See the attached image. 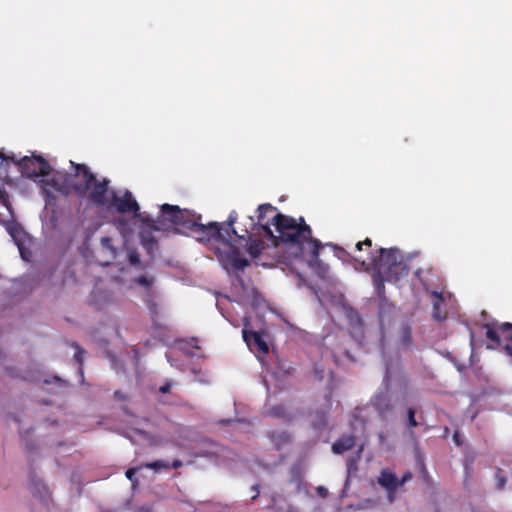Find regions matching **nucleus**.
I'll use <instances>...</instances> for the list:
<instances>
[{"instance_id":"30","label":"nucleus","mask_w":512,"mask_h":512,"mask_svg":"<svg viewBox=\"0 0 512 512\" xmlns=\"http://www.w3.org/2000/svg\"><path fill=\"white\" fill-rule=\"evenodd\" d=\"M505 484H506V479L501 474V469H498L497 473H496V486L498 489H503Z\"/></svg>"},{"instance_id":"22","label":"nucleus","mask_w":512,"mask_h":512,"mask_svg":"<svg viewBox=\"0 0 512 512\" xmlns=\"http://www.w3.org/2000/svg\"><path fill=\"white\" fill-rule=\"evenodd\" d=\"M399 343L403 347H409L412 343V332L409 326H403L400 330Z\"/></svg>"},{"instance_id":"7","label":"nucleus","mask_w":512,"mask_h":512,"mask_svg":"<svg viewBox=\"0 0 512 512\" xmlns=\"http://www.w3.org/2000/svg\"><path fill=\"white\" fill-rule=\"evenodd\" d=\"M247 221L249 227L242 230L243 234H238L236 229L235 232L230 230V235L227 236L226 239L217 240L226 247L225 256H223L222 253H220L218 255L219 258H221L222 260H227L237 270L245 269L250 265V262L246 258H242L239 256V250L236 246L231 244V240L233 235H236L240 239H244L246 236L250 237V230H253L255 228L256 222L254 221V217L252 216H248Z\"/></svg>"},{"instance_id":"40","label":"nucleus","mask_w":512,"mask_h":512,"mask_svg":"<svg viewBox=\"0 0 512 512\" xmlns=\"http://www.w3.org/2000/svg\"><path fill=\"white\" fill-rule=\"evenodd\" d=\"M149 243H150L151 245H156V241H155V239H154V238H151V240L149 241Z\"/></svg>"},{"instance_id":"18","label":"nucleus","mask_w":512,"mask_h":512,"mask_svg":"<svg viewBox=\"0 0 512 512\" xmlns=\"http://www.w3.org/2000/svg\"><path fill=\"white\" fill-rule=\"evenodd\" d=\"M356 444V438L353 435H343L332 445V451L335 454H342L351 450Z\"/></svg>"},{"instance_id":"4","label":"nucleus","mask_w":512,"mask_h":512,"mask_svg":"<svg viewBox=\"0 0 512 512\" xmlns=\"http://www.w3.org/2000/svg\"><path fill=\"white\" fill-rule=\"evenodd\" d=\"M201 219V215L182 209V215L176 220L173 231L181 234H195L199 241L223 240L230 235V229L235 232L234 224L238 214L236 211H231L224 223L210 222L205 225L201 223Z\"/></svg>"},{"instance_id":"17","label":"nucleus","mask_w":512,"mask_h":512,"mask_svg":"<svg viewBox=\"0 0 512 512\" xmlns=\"http://www.w3.org/2000/svg\"><path fill=\"white\" fill-rule=\"evenodd\" d=\"M7 231L16 243V245L18 246L22 258H25L23 249V240L25 238V232L23 228L18 223H9L7 226Z\"/></svg>"},{"instance_id":"2","label":"nucleus","mask_w":512,"mask_h":512,"mask_svg":"<svg viewBox=\"0 0 512 512\" xmlns=\"http://www.w3.org/2000/svg\"><path fill=\"white\" fill-rule=\"evenodd\" d=\"M271 224L278 233L275 238H270L273 242L284 243L296 258L306 260L311 267L320 265L318 257L322 243L313 237L312 229L303 217L296 219L279 212L273 216Z\"/></svg>"},{"instance_id":"21","label":"nucleus","mask_w":512,"mask_h":512,"mask_svg":"<svg viewBox=\"0 0 512 512\" xmlns=\"http://www.w3.org/2000/svg\"><path fill=\"white\" fill-rule=\"evenodd\" d=\"M15 161V154L6 155L0 152V178L8 175L9 163Z\"/></svg>"},{"instance_id":"41","label":"nucleus","mask_w":512,"mask_h":512,"mask_svg":"<svg viewBox=\"0 0 512 512\" xmlns=\"http://www.w3.org/2000/svg\"><path fill=\"white\" fill-rule=\"evenodd\" d=\"M379 438H380V440H381V441H384V439H385L384 434H383V433H380V434H379Z\"/></svg>"},{"instance_id":"1","label":"nucleus","mask_w":512,"mask_h":512,"mask_svg":"<svg viewBox=\"0 0 512 512\" xmlns=\"http://www.w3.org/2000/svg\"><path fill=\"white\" fill-rule=\"evenodd\" d=\"M360 255L354 257L361 267L372 271V280L376 294L385 299V281L397 282L409 273L402 252L398 248L372 249V240L366 238L356 244Z\"/></svg>"},{"instance_id":"43","label":"nucleus","mask_w":512,"mask_h":512,"mask_svg":"<svg viewBox=\"0 0 512 512\" xmlns=\"http://www.w3.org/2000/svg\"><path fill=\"white\" fill-rule=\"evenodd\" d=\"M330 401H331V394H329V396H328V402H330Z\"/></svg>"},{"instance_id":"16","label":"nucleus","mask_w":512,"mask_h":512,"mask_svg":"<svg viewBox=\"0 0 512 512\" xmlns=\"http://www.w3.org/2000/svg\"><path fill=\"white\" fill-rule=\"evenodd\" d=\"M30 491L33 496L39 498L43 502H47L50 499V492L46 484L40 479H31Z\"/></svg>"},{"instance_id":"10","label":"nucleus","mask_w":512,"mask_h":512,"mask_svg":"<svg viewBox=\"0 0 512 512\" xmlns=\"http://www.w3.org/2000/svg\"><path fill=\"white\" fill-rule=\"evenodd\" d=\"M111 209H115L119 214H133L135 218L142 219L140 206L129 190H126L121 196L115 191L109 205V210Z\"/></svg>"},{"instance_id":"29","label":"nucleus","mask_w":512,"mask_h":512,"mask_svg":"<svg viewBox=\"0 0 512 512\" xmlns=\"http://www.w3.org/2000/svg\"><path fill=\"white\" fill-rule=\"evenodd\" d=\"M76 348V352L74 355L75 360L79 363L80 367L83 363V354L85 353V350L81 349L78 344L73 345Z\"/></svg>"},{"instance_id":"6","label":"nucleus","mask_w":512,"mask_h":512,"mask_svg":"<svg viewBox=\"0 0 512 512\" xmlns=\"http://www.w3.org/2000/svg\"><path fill=\"white\" fill-rule=\"evenodd\" d=\"M486 330V338L489 341L488 349L500 347L512 357V324L504 322L501 324L486 323L482 326Z\"/></svg>"},{"instance_id":"15","label":"nucleus","mask_w":512,"mask_h":512,"mask_svg":"<svg viewBox=\"0 0 512 512\" xmlns=\"http://www.w3.org/2000/svg\"><path fill=\"white\" fill-rule=\"evenodd\" d=\"M375 410L381 417H385L392 412L393 405L388 395L380 393L376 395L372 401Z\"/></svg>"},{"instance_id":"42","label":"nucleus","mask_w":512,"mask_h":512,"mask_svg":"<svg viewBox=\"0 0 512 512\" xmlns=\"http://www.w3.org/2000/svg\"><path fill=\"white\" fill-rule=\"evenodd\" d=\"M416 276L419 277L420 276V270L416 271Z\"/></svg>"},{"instance_id":"25","label":"nucleus","mask_w":512,"mask_h":512,"mask_svg":"<svg viewBox=\"0 0 512 512\" xmlns=\"http://www.w3.org/2000/svg\"><path fill=\"white\" fill-rule=\"evenodd\" d=\"M416 411L414 408H408L407 410V428L412 429L418 426V422L415 419Z\"/></svg>"},{"instance_id":"31","label":"nucleus","mask_w":512,"mask_h":512,"mask_svg":"<svg viewBox=\"0 0 512 512\" xmlns=\"http://www.w3.org/2000/svg\"><path fill=\"white\" fill-rule=\"evenodd\" d=\"M412 479V473L407 471L401 479H398V485L399 487H402L406 482L410 481Z\"/></svg>"},{"instance_id":"36","label":"nucleus","mask_w":512,"mask_h":512,"mask_svg":"<svg viewBox=\"0 0 512 512\" xmlns=\"http://www.w3.org/2000/svg\"><path fill=\"white\" fill-rule=\"evenodd\" d=\"M101 243L106 248H111V239L109 237H103Z\"/></svg>"},{"instance_id":"12","label":"nucleus","mask_w":512,"mask_h":512,"mask_svg":"<svg viewBox=\"0 0 512 512\" xmlns=\"http://www.w3.org/2000/svg\"><path fill=\"white\" fill-rule=\"evenodd\" d=\"M378 483L381 487L386 489L388 500L392 503L395 498V493L399 488L396 474L388 468L382 469L378 477Z\"/></svg>"},{"instance_id":"19","label":"nucleus","mask_w":512,"mask_h":512,"mask_svg":"<svg viewBox=\"0 0 512 512\" xmlns=\"http://www.w3.org/2000/svg\"><path fill=\"white\" fill-rule=\"evenodd\" d=\"M432 295L434 297V301H433V317H434V319L440 321V320L445 318V315H443L442 312H441V306L444 303V298H443L441 293L436 292V291L433 292Z\"/></svg>"},{"instance_id":"14","label":"nucleus","mask_w":512,"mask_h":512,"mask_svg":"<svg viewBox=\"0 0 512 512\" xmlns=\"http://www.w3.org/2000/svg\"><path fill=\"white\" fill-rule=\"evenodd\" d=\"M267 437L273 448L277 451L284 449L291 443V435L287 431H269Z\"/></svg>"},{"instance_id":"3","label":"nucleus","mask_w":512,"mask_h":512,"mask_svg":"<svg viewBox=\"0 0 512 512\" xmlns=\"http://www.w3.org/2000/svg\"><path fill=\"white\" fill-rule=\"evenodd\" d=\"M74 173L56 172L50 179L40 181L41 189L47 205H54L57 192L65 197L76 194L78 197H85V190L93 180L92 172L85 164H76L71 161Z\"/></svg>"},{"instance_id":"28","label":"nucleus","mask_w":512,"mask_h":512,"mask_svg":"<svg viewBox=\"0 0 512 512\" xmlns=\"http://www.w3.org/2000/svg\"><path fill=\"white\" fill-rule=\"evenodd\" d=\"M135 282L145 288H150L153 284V279L148 278L147 276L141 275L136 278Z\"/></svg>"},{"instance_id":"13","label":"nucleus","mask_w":512,"mask_h":512,"mask_svg":"<svg viewBox=\"0 0 512 512\" xmlns=\"http://www.w3.org/2000/svg\"><path fill=\"white\" fill-rule=\"evenodd\" d=\"M275 211L276 207L269 203L261 204L257 208V224L259 225L258 229L261 230L268 239L275 238V235L269 226V220H266V216Z\"/></svg>"},{"instance_id":"26","label":"nucleus","mask_w":512,"mask_h":512,"mask_svg":"<svg viewBox=\"0 0 512 512\" xmlns=\"http://www.w3.org/2000/svg\"><path fill=\"white\" fill-rule=\"evenodd\" d=\"M269 414L273 417L283 418L286 415V410L283 405H275L270 408Z\"/></svg>"},{"instance_id":"23","label":"nucleus","mask_w":512,"mask_h":512,"mask_svg":"<svg viewBox=\"0 0 512 512\" xmlns=\"http://www.w3.org/2000/svg\"><path fill=\"white\" fill-rule=\"evenodd\" d=\"M143 468L160 470V469H169L170 463L164 460H156L153 462H147L141 465Z\"/></svg>"},{"instance_id":"24","label":"nucleus","mask_w":512,"mask_h":512,"mask_svg":"<svg viewBox=\"0 0 512 512\" xmlns=\"http://www.w3.org/2000/svg\"><path fill=\"white\" fill-rule=\"evenodd\" d=\"M143 467L139 466V467H132V468H129L126 472H125V475L126 477L132 482V486L133 487H136L138 485V479L136 478V473L142 469Z\"/></svg>"},{"instance_id":"38","label":"nucleus","mask_w":512,"mask_h":512,"mask_svg":"<svg viewBox=\"0 0 512 512\" xmlns=\"http://www.w3.org/2000/svg\"><path fill=\"white\" fill-rule=\"evenodd\" d=\"M252 491L254 495L252 496V500H255L259 496V485L252 486Z\"/></svg>"},{"instance_id":"27","label":"nucleus","mask_w":512,"mask_h":512,"mask_svg":"<svg viewBox=\"0 0 512 512\" xmlns=\"http://www.w3.org/2000/svg\"><path fill=\"white\" fill-rule=\"evenodd\" d=\"M105 298L107 301H110V298L106 295H103L102 292H93L92 294V301L94 302L97 309L104 308V304L100 303V299Z\"/></svg>"},{"instance_id":"34","label":"nucleus","mask_w":512,"mask_h":512,"mask_svg":"<svg viewBox=\"0 0 512 512\" xmlns=\"http://www.w3.org/2000/svg\"><path fill=\"white\" fill-rule=\"evenodd\" d=\"M183 466V462L179 459H175L171 464H170V468H173V469H178L180 467Z\"/></svg>"},{"instance_id":"33","label":"nucleus","mask_w":512,"mask_h":512,"mask_svg":"<svg viewBox=\"0 0 512 512\" xmlns=\"http://www.w3.org/2000/svg\"><path fill=\"white\" fill-rule=\"evenodd\" d=\"M316 492L317 494L322 497V498H325L328 494V491L325 487L323 486H319L317 489H316Z\"/></svg>"},{"instance_id":"35","label":"nucleus","mask_w":512,"mask_h":512,"mask_svg":"<svg viewBox=\"0 0 512 512\" xmlns=\"http://www.w3.org/2000/svg\"><path fill=\"white\" fill-rule=\"evenodd\" d=\"M170 388H171V383H165L164 385H162L160 388H159V391L163 394L165 393H168L170 391Z\"/></svg>"},{"instance_id":"5","label":"nucleus","mask_w":512,"mask_h":512,"mask_svg":"<svg viewBox=\"0 0 512 512\" xmlns=\"http://www.w3.org/2000/svg\"><path fill=\"white\" fill-rule=\"evenodd\" d=\"M92 177L93 180L90 181L85 190L88 203L93 207L109 210V205L115 193V190L110 188L111 181L106 177L97 179L94 173H92Z\"/></svg>"},{"instance_id":"39","label":"nucleus","mask_w":512,"mask_h":512,"mask_svg":"<svg viewBox=\"0 0 512 512\" xmlns=\"http://www.w3.org/2000/svg\"><path fill=\"white\" fill-rule=\"evenodd\" d=\"M453 439L455 441V443L460 446L462 444V441L460 439V435H459V432H455L454 435H453Z\"/></svg>"},{"instance_id":"37","label":"nucleus","mask_w":512,"mask_h":512,"mask_svg":"<svg viewBox=\"0 0 512 512\" xmlns=\"http://www.w3.org/2000/svg\"><path fill=\"white\" fill-rule=\"evenodd\" d=\"M114 398L117 399V400H125L126 399V395L123 394L120 391H115L114 392Z\"/></svg>"},{"instance_id":"9","label":"nucleus","mask_w":512,"mask_h":512,"mask_svg":"<svg viewBox=\"0 0 512 512\" xmlns=\"http://www.w3.org/2000/svg\"><path fill=\"white\" fill-rule=\"evenodd\" d=\"M182 209L177 205L163 204L160 215L156 220L149 217L141 221L154 230H173L176 220L181 217Z\"/></svg>"},{"instance_id":"11","label":"nucleus","mask_w":512,"mask_h":512,"mask_svg":"<svg viewBox=\"0 0 512 512\" xmlns=\"http://www.w3.org/2000/svg\"><path fill=\"white\" fill-rule=\"evenodd\" d=\"M246 326L247 323H245V328L242 330V336L247 346L251 350L255 349L260 354H267L269 352V347L266 341L263 339L262 334L257 331L248 330Z\"/></svg>"},{"instance_id":"8","label":"nucleus","mask_w":512,"mask_h":512,"mask_svg":"<svg viewBox=\"0 0 512 512\" xmlns=\"http://www.w3.org/2000/svg\"><path fill=\"white\" fill-rule=\"evenodd\" d=\"M19 169L21 174L29 179H35L41 176H48L51 172L50 164L41 155L24 156L12 161Z\"/></svg>"},{"instance_id":"20","label":"nucleus","mask_w":512,"mask_h":512,"mask_svg":"<svg viewBox=\"0 0 512 512\" xmlns=\"http://www.w3.org/2000/svg\"><path fill=\"white\" fill-rule=\"evenodd\" d=\"M264 248L265 246L262 240L251 239L247 248V252L252 258H258L262 254Z\"/></svg>"},{"instance_id":"32","label":"nucleus","mask_w":512,"mask_h":512,"mask_svg":"<svg viewBox=\"0 0 512 512\" xmlns=\"http://www.w3.org/2000/svg\"><path fill=\"white\" fill-rule=\"evenodd\" d=\"M129 261L131 264H138L140 262V257L136 252L130 253Z\"/></svg>"}]
</instances>
